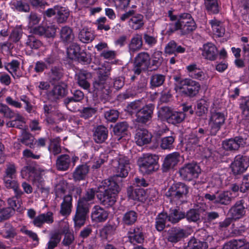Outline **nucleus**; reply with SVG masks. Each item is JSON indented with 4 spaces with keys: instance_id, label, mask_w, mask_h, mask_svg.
Here are the masks:
<instances>
[{
    "instance_id": "59",
    "label": "nucleus",
    "mask_w": 249,
    "mask_h": 249,
    "mask_svg": "<svg viewBox=\"0 0 249 249\" xmlns=\"http://www.w3.org/2000/svg\"><path fill=\"white\" fill-rule=\"evenodd\" d=\"M185 117V114L183 112L173 111L168 123L173 124L179 123L184 119Z\"/></svg>"
},
{
    "instance_id": "49",
    "label": "nucleus",
    "mask_w": 249,
    "mask_h": 249,
    "mask_svg": "<svg viewBox=\"0 0 249 249\" xmlns=\"http://www.w3.org/2000/svg\"><path fill=\"white\" fill-rule=\"evenodd\" d=\"M61 236L59 232L56 231L51 234L50 240L47 243V249H54L61 241Z\"/></svg>"
},
{
    "instance_id": "60",
    "label": "nucleus",
    "mask_w": 249,
    "mask_h": 249,
    "mask_svg": "<svg viewBox=\"0 0 249 249\" xmlns=\"http://www.w3.org/2000/svg\"><path fill=\"white\" fill-rule=\"evenodd\" d=\"M97 112V109L92 107H84L80 111V117L85 119H88L93 116Z\"/></svg>"
},
{
    "instance_id": "40",
    "label": "nucleus",
    "mask_w": 249,
    "mask_h": 249,
    "mask_svg": "<svg viewBox=\"0 0 249 249\" xmlns=\"http://www.w3.org/2000/svg\"><path fill=\"white\" fill-rule=\"evenodd\" d=\"M35 139L31 133L25 131L22 133L21 137L18 139V141L25 146L34 149Z\"/></svg>"
},
{
    "instance_id": "3",
    "label": "nucleus",
    "mask_w": 249,
    "mask_h": 249,
    "mask_svg": "<svg viewBox=\"0 0 249 249\" xmlns=\"http://www.w3.org/2000/svg\"><path fill=\"white\" fill-rule=\"evenodd\" d=\"M97 77L94 78L92 86L93 91L96 94H102L103 96L109 97V62H101L97 72Z\"/></svg>"
},
{
    "instance_id": "26",
    "label": "nucleus",
    "mask_w": 249,
    "mask_h": 249,
    "mask_svg": "<svg viewBox=\"0 0 249 249\" xmlns=\"http://www.w3.org/2000/svg\"><path fill=\"white\" fill-rule=\"evenodd\" d=\"M245 160L242 157L237 156L231 164V168L235 175L241 174L246 171L248 166L245 164Z\"/></svg>"
},
{
    "instance_id": "1",
    "label": "nucleus",
    "mask_w": 249,
    "mask_h": 249,
    "mask_svg": "<svg viewBox=\"0 0 249 249\" xmlns=\"http://www.w3.org/2000/svg\"><path fill=\"white\" fill-rule=\"evenodd\" d=\"M114 175L110 178V206L116 201V196L121 190L122 178L126 177L129 170L128 158L119 155L111 160Z\"/></svg>"
},
{
    "instance_id": "12",
    "label": "nucleus",
    "mask_w": 249,
    "mask_h": 249,
    "mask_svg": "<svg viewBox=\"0 0 249 249\" xmlns=\"http://www.w3.org/2000/svg\"><path fill=\"white\" fill-rule=\"evenodd\" d=\"M226 117L224 113L219 112H212L209 122L211 133L215 135L225 123Z\"/></svg>"
},
{
    "instance_id": "30",
    "label": "nucleus",
    "mask_w": 249,
    "mask_h": 249,
    "mask_svg": "<svg viewBox=\"0 0 249 249\" xmlns=\"http://www.w3.org/2000/svg\"><path fill=\"white\" fill-rule=\"evenodd\" d=\"M10 5L14 11L21 13H28L30 6L26 0H12Z\"/></svg>"
},
{
    "instance_id": "62",
    "label": "nucleus",
    "mask_w": 249,
    "mask_h": 249,
    "mask_svg": "<svg viewBox=\"0 0 249 249\" xmlns=\"http://www.w3.org/2000/svg\"><path fill=\"white\" fill-rule=\"evenodd\" d=\"M144 191L142 189H138L131 192H128V196L129 199L142 201H143Z\"/></svg>"
},
{
    "instance_id": "20",
    "label": "nucleus",
    "mask_w": 249,
    "mask_h": 249,
    "mask_svg": "<svg viewBox=\"0 0 249 249\" xmlns=\"http://www.w3.org/2000/svg\"><path fill=\"white\" fill-rule=\"evenodd\" d=\"M180 155L178 152H173L167 155L162 164L163 170L166 172L173 168L179 161Z\"/></svg>"
},
{
    "instance_id": "37",
    "label": "nucleus",
    "mask_w": 249,
    "mask_h": 249,
    "mask_svg": "<svg viewBox=\"0 0 249 249\" xmlns=\"http://www.w3.org/2000/svg\"><path fill=\"white\" fill-rule=\"evenodd\" d=\"M60 37L64 44L71 43L74 39L72 30L67 26L62 27L60 32Z\"/></svg>"
},
{
    "instance_id": "41",
    "label": "nucleus",
    "mask_w": 249,
    "mask_h": 249,
    "mask_svg": "<svg viewBox=\"0 0 249 249\" xmlns=\"http://www.w3.org/2000/svg\"><path fill=\"white\" fill-rule=\"evenodd\" d=\"M56 18L57 21L59 23L65 22L68 19L69 15V10L65 7L58 5L56 8Z\"/></svg>"
},
{
    "instance_id": "29",
    "label": "nucleus",
    "mask_w": 249,
    "mask_h": 249,
    "mask_svg": "<svg viewBox=\"0 0 249 249\" xmlns=\"http://www.w3.org/2000/svg\"><path fill=\"white\" fill-rule=\"evenodd\" d=\"M36 35L32 33L27 36L25 41V46L27 49L37 50L43 45L42 41Z\"/></svg>"
},
{
    "instance_id": "42",
    "label": "nucleus",
    "mask_w": 249,
    "mask_h": 249,
    "mask_svg": "<svg viewBox=\"0 0 249 249\" xmlns=\"http://www.w3.org/2000/svg\"><path fill=\"white\" fill-rule=\"evenodd\" d=\"M186 148L189 151L195 150L198 145L199 139L196 134L191 133L186 138Z\"/></svg>"
},
{
    "instance_id": "35",
    "label": "nucleus",
    "mask_w": 249,
    "mask_h": 249,
    "mask_svg": "<svg viewBox=\"0 0 249 249\" xmlns=\"http://www.w3.org/2000/svg\"><path fill=\"white\" fill-rule=\"evenodd\" d=\"M142 46V36L140 34L135 35L131 39L128 45L129 51L130 53L140 50Z\"/></svg>"
},
{
    "instance_id": "47",
    "label": "nucleus",
    "mask_w": 249,
    "mask_h": 249,
    "mask_svg": "<svg viewBox=\"0 0 249 249\" xmlns=\"http://www.w3.org/2000/svg\"><path fill=\"white\" fill-rule=\"evenodd\" d=\"M184 217V213L175 209H170V213L168 215V220L172 223H176Z\"/></svg>"
},
{
    "instance_id": "46",
    "label": "nucleus",
    "mask_w": 249,
    "mask_h": 249,
    "mask_svg": "<svg viewBox=\"0 0 249 249\" xmlns=\"http://www.w3.org/2000/svg\"><path fill=\"white\" fill-rule=\"evenodd\" d=\"M62 233L64 234V237L62 244L65 247H69L73 243L74 240L73 231L69 228H66L63 230Z\"/></svg>"
},
{
    "instance_id": "44",
    "label": "nucleus",
    "mask_w": 249,
    "mask_h": 249,
    "mask_svg": "<svg viewBox=\"0 0 249 249\" xmlns=\"http://www.w3.org/2000/svg\"><path fill=\"white\" fill-rule=\"evenodd\" d=\"M143 17L141 14L132 16L129 20V25L134 30L140 29L144 24Z\"/></svg>"
},
{
    "instance_id": "53",
    "label": "nucleus",
    "mask_w": 249,
    "mask_h": 249,
    "mask_svg": "<svg viewBox=\"0 0 249 249\" xmlns=\"http://www.w3.org/2000/svg\"><path fill=\"white\" fill-rule=\"evenodd\" d=\"M207 10L212 14H217L219 11L217 0H204Z\"/></svg>"
},
{
    "instance_id": "61",
    "label": "nucleus",
    "mask_w": 249,
    "mask_h": 249,
    "mask_svg": "<svg viewBox=\"0 0 249 249\" xmlns=\"http://www.w3.org/2000/svg\"><path fill=\"white\" fill-rule=\"evenodd\" d=\"M0 114L9 119H13L15 116V112L13 110L7 105L2 103H0Z\"/></svg>"
},
{
    "instance_id": "24",
    "label": "nucleus",
    "mask_w": 249,
    "mask_h": 249,
    "mask_svg": "<svg viewBox=\"0 0 249 249\" xmlns=\"http://www.w3.org/2000/svg\"><path fill=\"white\" fill-rule=\"evenodd\" d=\"M76 76L78 85L84 89H89L90 84L88 80L91 78V73L87 71L81 70L76 74Z\"/></svg>"
},
{
    "instance_id": "21",
    "label": "nucleus",
    "mask_w": 249,
    "mask_h": 249,
    "mask_svg": "<svg viewBox=\"0 0 249 249\" xmlns=\"http://www.w3.org/2000/svg\"><path fill=\"white\" fill-rule=\"evenodd\" d=\"M202 50V55L206 59L213 61L216 59L217 55V48L213 43L205 44Z\"/></svg>"
},
{
    "instance_id": "11",
    "label": "nucleus",
    "mask_w": 249,
    "mask_h": 249,
    "mask_svg": "<svg viewBox=\"0 0 249 249\" xmlns=\"http://www.w3.org/2000/svg\"><path fill=\"white\" fill-rule=\"evenodd\" d=\"M200 173L199 166L196 163L185 164L179 170L180 176L184 179L190 180L193 178H197Z\"/></svg>"
},
{
    "instance_id": "55",
    "label": "nucleus",
    "mask_w": 249,
    "mask_h": 249,
    "mask_svg": "<svg viewBox=\"0 0 249 249\" xmlns=\"http://www.w3.org/2000/svg\"><path fill=\"white\" fill-rule=\"evenodd\" d=\"M63 76L61 69L57 66L52 67L49 72V77L52 81L57 82Z\"/></svg>"
},
{
    "instance_id": "51",
    "label": "nucleus",
    "mask_w": 249,
    "mask_h": 249,
    "mask_svg": "<svg viewBox=\"0 0 249 249\" xmlns=\"http://www.w3.org/2000/svg\"><path fill=\"white\" fill-rule=\"evenodd\" d=\"M82 51L80 45L77 43H72L67 48L68 55L71 59H75Z\"/></svg>"
},
{
    "instance_id": "32",
    "label": "nucleus",
    "mask_w": 249,
    "mask_h": 249,
    "mask_svg": "<svg viewBox=\"0 0 249 249\" xmlns=\"http://www.w3.org/2000/svg\"><path fill=\"white\" fill-rule=\"evenodd\" d=\"M89 171V167L86 164H81L77 166L72 174L74 180L79 181L84 180Z\"/></svg>"
},
{
    "instance_id": "52",
    "label": "nucleus",
    "mask_w": 249,
    "mask_h": 249,
    "mask_svg": "<svg viewBox=\"0 0 249 249\" xmlns=\"http://www.w3.org/2000/svg\"><path fill=\"white\" fill-rule=\"evenodd\" d=\"M168 218L166 213H160L156 219V228L158 231H162L165 228V222Z\"/></svg>"
},
{
    "instance_id": "23",
    "label": "nucleus",
    "mask_w": 249,
    "mask_h": 249,
    "mask_svg": "<svg viewBox=\"0 0 249 249\" xmlns=\"http://www.w3.org/2000/svg\"><path fill=\"white\" fill-rule=\"evenodd\" d=\"M151 133L145 129H138L135 137V140L137 145L142 146L148 143L151 140Z\"/></svg>"
},
{
    "instance_id": "13",
    "label": "nucleus",
    "mask_w": 249,
    "mask_h": 249,
    "mask_svg": "<svg viewBox=\"0 0 249 249\" xmlns=\"http://www.w3.org/2000/svg\"><path fill=\"white\" fill-rule=\"evenodd\" d=\"M56 32V29L54 25H40L31 29L32 33L47 38H53Z\"/></svg>"
},
{
    "instance_id": "34",
    "label": "nucleus",
    "mask_w": 249,
    "mask_h": 249,
    "mask_svg": "<svg viewBox=\"0 0 249 249\" xmlns=\"http://www.w3.org/2000/svg\"><path fill=\"white\" fill-rule=\"evenodd\" d=\"M72 198L71 195L65 196L61 204L60 213L63 216L68 215L71 212Z\"/></svg>"
},
{
    "instance_id": "56",
    "label": "nucleus",
    "mask_w": 249,
    "mask_h": 249,
    "mask_svg": "<svg viewBox=\"0 0 249 249\" xmlns=\"http://www.w3.org/2000/svg\"><path fill=\"white\" fill-rule=\"evenodd\" d=\"M137 217V213L135 212L129 211L124 214L123 222L125 225H132L136 221Z\"/></svg>"
},
{
    "instance_id": "25",
    "label": "nucleus",
    "mask_w": 249,
    "mask_h": 249,
    "mask_svg": "<svg viewBox=\"0 0 249 249\" xmlns=\"http://www.w3.org/2000/svg\"><path fill=\"white\" fill-rule=\"evenodd\" d=\"M108 216V213L97 205L93 207L91 214L92 220L95 222H104L107 219Z\"/></svg>"
},
{
    "instance_id": "17",
    "label": "nucleus",
    "mask_w": 249,
    "mask_h": 249,
    "mask_svg": "<svg viewBox=\"0 0 249 249\" xmlns=\"http://www.w3.org/2000/svg\"><path fill=\"white\" fill-rule=\"evenodd\" d=\"M243 200H239L230 209L229 214L233 219H238L244 216L246 213Z\"/></svg>"
},
{
    "instance_id": "7",
    "label": "nucleus",
    "mask_w": 249,
    "mask_h": 249,
    "mask_svg": "<svg viewBox=\"0 0 249 249\" xmlns=\"http://www.w3.org/2000/svg\"><path fill=\"white\" fill-rule=\"evenodd\" d=\"M177 90L190 97L196 96L200 89V84L191 79H181L176 84Z\"/></svg>"
},
{
    "instance_id": "18",
    "label": "nucleus",
    "mask_w": 249,
    "mask_h": 249,
    "mask_svg": "<svg viewBox=\"0 0 249 249\" xmlns=\"http://www.w3.org/2000/svg\"><path fill=\"white\" fill-rule=\"evenodd\" d=\"M189 75L193 78L199 80H207L209 78L208 75L204 72L196 64H192L187 67Z\"/></svg>"
},
{
    "instance_id": "28",
    "label": "nucleus",
    "mask_w": 249,
    "mask_h": 249,
    "mask_svg": "<svg viewBox=\"0 0 249 249\" xmlns=\"http://www.w3.org/2000/svg\"><path fill=\"white\" fill-rule=\"evenodd\" d=\"M186 235L185 231L179 228H173L168 232L167 239L169 242L177 243Z\"/></svg>"
},
{
    "instance_id": "38",
    "label": "nucleus",
    "mask_w": 249,
    "mask_h": 249,
    "mask_svg": "<svg viewBox=\"0 0 249 249\" xmlns=\"http://www.w3.org/2000/svg\"><path fill=\"white\" fill-rule=\"evenodd\" d=\"M133 232L129 236V242L135 245V243L141 244L144 238L141 228H136L133 230ZM135 247V246H134Z\"/></svg>"
},
{
    "instance_id": "19",
    "label": "nucleus",
    "mask_w": 249,
    "mask_h": 249,
    "mask_svg": "<svg viewBox=\"0 0 249 249\" xmlns=\"http://www.w3.org/2000/svg\"><path fill=\"white\" fill-rule=\"evenodd\" d=\"M72 94V97H68L64 100V104L69 110L75 112L76 108L71 106V103L81 102L84 99V94L80 90H75Z\"/></svg>"
},
{
    "instance_id": "6",
    "label": "nucleus",
    "mask_w": 249,
    "mask_h": 249,
    "mask_svg": "<svg viewBox=\"0 0 249 249\" xmlns=\"http://www.w3.org/2000/svg\"><path fill=\"white\" fill-rule=\"evenodd\" d=\"M188 192V186L183 183L178 182L171 186L166 192V196L171 197V201L179 204L186 202Z\"/></svg>"
},
{
    "instance_id": "8",
    "label": "nucleus",
    "mask_w": 249,
    "mask_h": 249,
    "mask_svg": "<svg viewBox=\"0 0 249 249\" xmlns=\"http://www.w3.org/2000/svg\"><path fill=\"white\" fill-rule=\"evenodd\" d=\"M90 208L77 202L75 213L72 218L75 227L81 228L85 224L89 219Z\"/></svg>"
},
{
    "instance_id": "15",
    "label": "nucleus",
    "mask_w": 249,
    "mask_h": 249,
    "mask_svg": "<svg viewBox=\"0 0 249 249\" xmlns=\"http://www.w3.org/2000/svg\"><path fill=\"white\" fill-rule=\"evenodd\" d=\"M72 160L71 156L67 154L59 155L56 160L55 168L61 172L68 171L71 165Z\"/></svg>"
},
{
    "instance_id": "39",
    "label": "nucleus",
    "mask_w": 249,
    "mask_h": 249,
    "mask_svg": "<svg viewBox=\"0 0 249 249\" xmlns=\"http://www.w3.org/2000/svg\"><path fill=\"white\" fill-rule=\"evenodd\" d=\"M95 36L93 32L89 31L88 28H83L78 34L80 41L84 43H89L93 41Z\"/></svg>"
},
{
    "instance_id": "48",
    "label": "nucleus",
    "mask_w": 249,
    "mask_h": 249,
    "mask_svg": "<svg viewBox=\"0 0 249 249\" xmlns=\"http://www.w3.org/2000/svg\"><path fill=\"white\" fill-rule=\"evenodd\" d=\"M226 154L223 152V149L221 148L218 151H211L208 149H205L204 156L206 158H212L214 161H218L221 158L226 155Z\"/></svg>"
},
{
    "instance_id": "58",
    "label": "nucleus",
    "mask_w": 249,
    "mask_h": 249,
    "mask_svg": "<svg viewBox=\"0 0 249 249\" xmlns=\"http://www.w3.org/2000/svg\"><path fill=\"white\" fill-rule=\"evenodd\" d=\"M207 248L206 242L198 241L195 238L191 239L188 244V249H206Z\"/></svg>"
},
{
    "instance_id": "50",
    "label": "nucleus",
    "mask_w": 249,
    "mask_h": 249,
    "mask_svg": "<svg viewBox=\"0 0 249 249\" xmlns=\"http://www.w3.org/2000/svg\"><path fill=\"white\" fill-rule=\"evenodd\" d=\"M209 103L204 99H201L198 100L196 104V114L199 116L205 114L208 110Z\"/></svg>"
},
{
    "instance_id": "43",
    "label": "nucleus",
    "mask_w": 249,
    "mask_h": 249,
    "mask_svg": "<svg viewBox=\"0 0 249 249\" xmlns=\"http://www.w3.org/2000/svg\"><path fill=\"white\" fill-rule=\"evenodd\" d=\"M231 193L229 191H225L217 194L216 204L224 205L230 204L232 200Z\"/></svg>"
},
{
    "instance_id": "4",
    "label": "nucleus",
    "mask_w": 249,
    "mask_h": 249,
    "mask_svg": "<svg viewBox=\"0 0 249 249\" xmlns=\"http://www.w3.org/2000/svg\"><path fill=\"white\" fill-rule=\"evenodd\" d=\"M169 17L171 21H176L173 28L170 30L172 32L179 30L181 35L189 34L196 28V23L189 14L184 13L179 16L173 15L172 12L169 11Z\"/></svg>"
},
{
    "instance_id": "14",
    "label": "nucleus",
    "mask_w": 249,
    "mask_h": 249,
    "mask_svg": "<svg viewBox=\"0 0 249 249\" xmlns=\"http://www.w3.org/2000/svg\"><path fill=\"white\" fill-rule=\"evenodd\" d=\"M154 106L149 104L143 107L136 113V120L139 123L145 124L151 120Z\"/></svg>"
},
{
    "instance_id": "45",
    "label": "nucleus",
    "mask_w": 249,
    "mask_h": 249,
    "mask_svg": "<svg viewBox=\"0 0 249 249\" xmlns=\"http://www.w3.org/2000/svg\"><path fill=\"white\" fill-rule=\"evenodd\" d=\"M210 23L214 34L218 36H221L224 34L225 28L220 21L214 19L211 20Z\"/></svg>"
},
{
    "instance_id": "22",
    "label": "nucleus",
    "mask_w": 249,
    "mask_h": 249,
    "mask_svg": "<svg viewBox=\"0 0 249 249\" xmlns=\"http://www.w3.org/2000/svg\"><path fill=\"white\" fill-rule=\"evenodd\" d=\"M243 143V139L241 137H236L234 139L224 141L222 142V149L226 151L236 150Z\"/></svg>"
},
{
    "instance_id": "5",
    "label": "nucleus",
    "mask_w": 249,
    "mask_h": 249,
    "mask_svg": "<svg viewBox=\"0 0 249 249\" xmlns=\"http://www.w3.org/2000/svg\"><path fill=\"white\" fill-rule=\"evenodd\" d=\"M158 156L151 154H143L138 160L140 171L143 174H150L159 168L158 164Z\"/></svg>"
},
{
    "instance_id": "64",
    "label": "nucleus",
    "mask_w": 249,
    "mask_h": 249,
    "mask_svg": "<svg viewBox=\"0 0 249 249\" xmlns=\"http://www.w3.org/2000/svg\"><path fill=\"white\" fill-rule=\"evenodd\" d=\"M185 217L189 221L197 222L200 219V213L198 210L190 209L185 214Z\"/></svg>"
},
{
    "instance_id": "31",
    "label": "nucleus",
    "mask_w": 249,
    "mask_h": 249,
    "mask_svg": "<svg viewBox=\"0 0 249 249\" xmlns=\"http://www.w3.org/2000/svg\"><path fill=\"white\" fill-rule=\"evenodd\" d=\"M49 144L48 150L50 154L56 156L59 154L62 151L61 146V139L60 137H56L49 139Z\"/></svg>"
},
{
    "instance_id": "27",
    "label": "nucleus",
    "mask_w": 249,
    "mask_h": 249,
    "mask_svg": "<svg viewBox=\"0 0 249 249\" xmlns=\"http://www.w3.org/2000/svg\"><path fill=\"white\" fill-rule=\"evenodd\" d=\"M17 230L10 222H6L0 231V235L7 239H14L17 235Z\"/></svg>"
},
{
    "instance_id": "2",
    "label": "nucleus",
    "mask_w": 249,
    "mask_h": 249,
    "mask_svg": "<svg viewBox=\"0 0 249 249\" xmlns=\"http://www.w3.org/2000/svg\"><path fill=\"white\" fill-rule=\"evenodd\" d=\"M109 178L102 182V185L96 188L88 189L83 196L79 197L77 202L90 207L93 202L95 194L100 203L106 208H109Z\"/></svg>"
},
{
    "instance_id": "33",
    "label": "nucleus",
    "mask_w": 249,
    "mask_h": 249,
    "mask_svg": "<svg viewBox=\"0 0 249 249\" xmlns=\"http://www.w3.org/2000/svg\"><path fill=\"white\" fill-rule=\"evenodd\" d=\"M108 136V131L106 127L103 125L98 126L93 133V139L96 143H102Z\"/></svg>"
},
{
    "instance_id": "9",
    "label": "nucleus",
    "mask_w": 249,
    "mask_h": 249,
    "mask_svg": "<svg viewBox=\"0 0 249 249\" xmlns=\"http://www.w3.org/2000/svg\"><path fill=\"white\" fill-rule=\"evenodd\" d=\"M150 58L149 55L145 52L139 53L136 57L133 71L135 74L139 75L142 71L150 67Z\"/></svg>"
},
{
    "instance_id": "10",
    "label": "nucleus",
    "mask_w": 249,
    "mask_h": 249,
    "mask_svg": "<svg viewBox=\"0 0 249 249\" xmlns=\"http://www.w3.org/2000/svg\"><path fill=\"white\" fill-rule=\"evenodd\" d=\"M68 92V86L65 83H61L54 85L53 88L47 93L49 99L53 102L66 96Z\"/></svg>"
},
{
    "instance_id": "57",
    "label": "nucleus",
    "mask_w": 249,
    "mask_h": 249,
    "mask_svg": "<svg viewBox=\"0 0 249 249\" xmlns=\"http://www.w3.org/2000/svg\"><path fill=\"white\" fill-rule=\"evenodd\" d=\"M23 35V31L21 28L16 26L12 31L9 39L13 43H17L21 39Z\"/></svg>"
},
{
    "instance_id": "16",
    "label": "nucleus",
    "mask_w": 249,
    "mask_h": 249,
    "mask_svg": "<svg viewBox=\"0 0 249 249\" xmlns=\"http://www.w3.org/2000/svg\"><path fill=\"white\" fill-rule=\"evenodd\" d=\"M53 214L51 211L41 213L35 217L32 222L35 227L41 228L45 223L52 224L53 221Z\"/></svg>"
},
{
    "instance_id": "54",
    "label": "nucleus",
    "mask_w": 249,
    "mask_h": 249,
    "mask_svg": "<svg viewBox=\"0 0 249 249\" xmlns=\"http://www.w3.org/2000/svg\"><path fill=\"white\" fill-rule=\"evenodd\" d=\"M36 172V169L35 167L27 165L22 168L20 173L22 178L31 179Z\"/></svg>"
},
{
    "instance_id": "63",
    "label": "nucleus",
    "mask_w": 249,
    "mask_h": 249,
    "mask_svg": "<svg viewBox=\"0 0 249 249\" xmlns=\"http://www.w3.org/2000/svg\"><path fill=\"white\" fill-rule=\"evenodd\" d=\"M142 105L143 103L141 100H136L128 104L126 107V109L130 113H137Z\"/></svg>"
},
{
    "instance_id": "36",
    "label": "nucleus",
    "mask_w": 249,
    "mask_h": 249,
    "mask_svg": "<svg viewBox=\"0 0 249 249\" xmlns=\"http://www.w3.org/2000/svg\"><path fill=\"white\" fill-rule=\"evenodd\" d=\"M164 50L166 53L173 54L176 53H184L186 48L180 45H178L175 41L171 40L166 45Z\"/></svg>"
}]
</instances>
